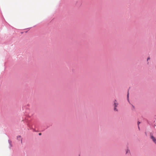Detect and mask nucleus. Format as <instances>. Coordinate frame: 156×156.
Instances as JSON below:
<instances>
[{
	"mask_svg": "<svg viewBox=\"0 0 156 156\" xmlns=\"http://www.w3.org/2000/svg\"><path fill=\"white\" fill-rule=\"evenodd\" d=\"M151 138L152 139L153 141L156 144V139L152 135H151Z\"/></svg>",
	"mask_w": 156,
	"mask_h": 156,
	"instance_id": "obj_1",
	"label": "nucleus"
},
{
	"mask_svg": "<svg viewBox=\"0 0 156 156\" xmlns=\"http://www.w3.org/2000/svg\"><path fill=\"white\" fill-rule=\"evenodd\" d=\"M118 105V103L117 102L116 100H115L114 101V107H117Z\"/></svg>",
	"mask_w": 156,
	"mask_h": 156,
	"instance_id": "obj_2",
	"label": "nucleus"
},
{
	"mask_svg": "<svg viewBox=\"0 0 156 156\" xmlns=\"http://www.w3.org/2000/svg\"><path fill=\"white\" fill-rule=\"evenodd\" d=\"M17 138L18 140H22V139L21 138V136H18Z\"/></svg>",
	"mask_w": 156,
	"mask_h": 156,
	"instance_id": "obj_3",
	"label": "nucleus"
},
{
	"mask_svg": "<svg viewBox=\"0 0 156 156\" xmlns=\"http://www.w3.org/2000/svg\"><path fill=\"white\" fill-rule=\"evenodd\" d=\"M114 110L115 111H118V109L116 108V107H114Z\"/></svg>",
	"mask_w": 156,
	"mask_h": 156,
	"instance_id": "obj_4",
	"label": "nucleus"
},
{
	"mask_svg": "<svg viewBox=\"0 0 156 156\" xmlns=\"http://www.w3.org/2000/svg\"><path fill=\"white\" fill-rule=\"evenodd\" d=\"M129 94L128 93L127 95V99L128 100H129Z\"/></svg>",
	"mask_w": 156,
	"mask_h": 156,
	"instance_id": "obj_5",
	"label": "nucleus"
},
{
	"mask_svg": "<svg viewBox=\"0 0 156 156\" xmlns=\"http://www.w3.org/2000/svg\"><path fill=\"white\" fill-rule=\"evenodd\" d=\"M129 151V150L128 149H127L126 151V153H128Z\"/></svg>",
	"mask_w": 156,
	"mask_h": 156,
	"instance_id": "obj_6",
	"label": "nucleus"
},
{
	"mask_svg": "<svg viewBox=\"0 0 156 156\" xmlns=\"http://www.w3.org/2000/svg\"><path fill=\"white\" fill-rule=\"evenodd\" d=\"M149 59H150V58L148 57L147 59V61H148Z\"/></svg>",
	"mask_w": 156,
	"mask_h": 156,
	"instance_id": "obj_7",
	"label": "nucleus"
},
{
	"mask_svg": "<svg viewBox=\"0 0 156 156\" xmlns=\"http://www.w3.org/2000/svg\"><path fill=\"white\" fill-rule=\"evenodd\" d=\"M140 123V122H138V125H139V124Z\"/></svg>",
	"mask_w": 156,
	"mask_h": 156,
	"instance_id": "obj_8",
	"label": "nucleus"
},
{
	"mask_svg": "<svg viewBox=\"0 0 156 156\" xmlns=\"http://www.w3.org/2000/svg\"><path fill=\"white\" fill-rule=\"evenodd\" d=\"M41 133H39V135H41Z\"/></svg>",
	"mask_w": 156,
	"mask_h": 156,
	"instance_id": "obj_9",
	"label": "nucleus"
}]
</instances>
